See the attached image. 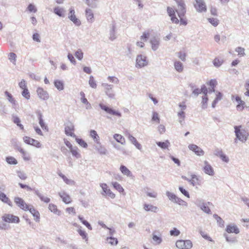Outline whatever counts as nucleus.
Returning a JSON list of instances; mask_svg holds the SVG:
<instances>
[{"label": "nucleus", "mask_w": 249, "mask_h": 249, "mask_svg": "<svg viewBox=\"0 0 249 249\" xmlns=\"http://www.w3.org/2000/svg\"><path fill=\"white\" fill-rule=\"evenodd\" d=\"M177 3L178 9L175 10L171 7H167V12L171 18L172 22L175 24L180 23L182 25L187 24V19L185 16L186 7L183 0H175Z\"/></svg>", "instance_id": "nucleus-1"}, {"label": "nucleus", "mask_w": 249, "mask_h": 249, "mask_svg": "<svg viewBox=\"0 0 249 249\" xmlns=\"http://www.w3.org/2000/svg\"><path fill=\"white\" fill-rule=\"evenodd\" d=\"M242 126H234L235 133L236 137L241 141L245 142L247 140L248 136L247 131L243 129H241Z\"/></svg>", "instance_id": "nucleus-2"}, {"label": "nucleus", "mask_w": 249, "mask_h": 249, "mask_svg": "<svg viewBox=\"0 0 249 249\" xmlns=\"http://www.w3.org/2000/svg\"><path fill=\"white\" fill-rule=\"evenodd\" d=\"M193 6L196 11L199 13L206 12L207 10V5L204 0H195Z\"/></svg>", "instance_id": "nucleus-3"}, {"label": "nucleus", "mask_w": 249, "mask_h": 249, "mask_svg": "<svg viewBox=\"0 0 249 249\" xmlns=\"http://www.w3.org/2000/svg\"><path fill=\"white\" fill-rule=\"evenodd\" d=\"M177 247L179 249H190L193 246L192 242L190 240H179L176 243Z\"/></svg>", "instance_id": "nucleus-4"}, {"label": "nucleus", "mask_w": 249, "mask_h": 249, "mask_svg": "<svg viewBox=\"0 0 249 249\" xmlns=\"http://www.w3.org/2000/svg\"><path fill=\"white\" fill-rule=\"evenodd\" d=\"M232 100L234 99L237 102L236 106V110L238 111H242L246 107V103L242 100L241 98L238 95H232Z\"/></svg>", "instance_id": "nucleus-5"}, {"label": "nucleus", "mask_w": 249, "mask_h": 249, "mask_svg": "<svg viewBox=\"0 0 249 249\" xmlns=\"http://www.w3.org/2000/svg\"><path fill=\"white\" fill-rule=\"evenodd\" d=\"M100 186L104 192L103 193V195L112 199L115 197V194L112 192L106 183H101Z\"/></svg>", "instance_id": "nucleus-6"}, {"label": "nucleus", "mask_w": 249, "mask_h": 249, "mask_svg": "<svg viewBox=\"0 0 249 249\" xmlns=\"http://www.w3.org/2000/svg\"><path fill=\"white\" fill-rule=\"evenodd\" d=\"M3 221L8 223H18L19 222V218L17 216L10 214H5L2 217Z\"/></svg>", "instance_id": "nucleus-7"}, {"label": "nucleus", "mask_w": 249, "mask_h": 249, "mask_svg": "<svg viewBox=\"0 0 249 249\" xmlns=\"http://www.w3.org/2000/svg\"><path fill=\"white\" fill-rule=\"evenodd\" d=\"M74 128L73 124L71 122L67 123L65 125V132L68 136L75 137L76 136L74 133Z\"/></svg>", "instance_id": "nucleus-8"}, {"label": "nucleus", "mask_w": 249, "mask_h": 249, "mask_svg": "<svg viewBox=\"0 0 249 249\" xmlns=\"http://www.w3.org/2000/svg\"><path fill=\"white\" fill-rule=\"evenodd\" d=\"M23 140L26 143L32 145L37 148H40L41 146L39 141L28 136H25L23 138Z\"/></svg>", "instance_id": "nucleus-9"}, {"label": "nucleus", "mask_w": 249, "mask_h": 249, "mask_svg": "<svg viewBox=\"0 0 249 249\" xmlns=\"http://www.w3.org/2000/svg\"><path fill=\"white\" fill-rule=\"evenodd\" d=\"M99 106L102 109L105 110L107 113L110 115H115V116H117L118 117L121 116V113L120 112H119V111H115L104 104H100L99 105Z\"/></svg>", "instance_id": "nucleus-10"}, {"label": "nucleus", "mask_w": 249, "mask_h": 249, "mask_svg": "<svg viewBox=\"0 0 249 249\" xmlns=\"http://www.w3.org/2000/svg\"><path fill=\"white\" fill-rule=\"evenodd\" d=\"M36 92L38 97L42 100H47L49 98L48 92L42 88H38L36 89Z\"/></svg>", "instance_id": "nucleus-11"}, {"label": "nucleus", "mask_w": 249, "mask_h": 249, "mask_svg": "<svg viewBox=\"0 0 249 249\" xmlns=\"http://www.w3.org/2000/svg\"><path fill=\"white\" fill-rule=\"evenodd\" d=\"M69 18L76 25L79 26L81 24L80 20L76 18V17L75 15L74 10L72 8H70V9Z\"/></svg>", "instance_id": "nucleus-12"}, {"label": "nucleus", "mask_w": 249, "mask_h": 249, "mask_svg": "<svg viewBox=\"0 0 249 249\" xmlns=\"http://www.w3.org/2000/svg\"><path fill=\"white\" fill-rule=\"evenodd\" d=\"M18 207L24 211H29L30 213L34 214L36 211L35 208L31 205H28L27 203H17Z\"/></svg>", "instance_id": "nucleus-13"}, {"label": "nucleus", "mask_w": 249, "mask_h": 249, "mask_svg": "<svg viewBox=\"0 0 249 249\" xmlns=\"http://www.w3.org/2000/svg\"><path fill=\"white\" fill-rule=\"evenodd\" d=\"M188 147L191 150L194 152L198 156H203L204 154L203 150L196 144H191Z\"/></svg>", "instance_id": "nucleus-14"}, {"label": "nucleus", "mask_w": 249, "mask_h": 249, "mask_svg": "<svg viewBox=\"0 0 249 249\" xmlns=\"http://www.w3.org/2000/svg\"><path fill=\"white\" fill-rule=\"evenodd\" d=\"M147 64V61L146 57L139 55L137 56L136 59V65L139 67H142Z\"/></svg>", "instance_id": "nucleus-15"}, {"label": "nucleus", "mask_w": 249, "mask_h": 249, "mask_svg": "<svg viewBox=\"0 0 249 249\" xmlns=\"http://www.w3.org/2000/svg\"><path fill=\"white\" fill-rule=\"evenodd\" d=\"M205 166L203 168L204 172L210 176H213L214 175V171L213 167L207 161H204Z\"/></svg>", "instance_id": "nucleus-16"}, {"label": "nucleus", "mask_w": 249, "mask_h": 249, "mask_svg": "<svg viewBox=\"0 0 249 249\" xmlns=\"http://www.w3.org/2000/svg\"><path fill=\"white\" fill-rule=\"evenodd\" d=\"M226 231L228 233H234L238 234L239 233V229L234 224L229 225L227 226Z\"/></svg>", "instance_id": "nucleus-17"}, {"label": "nucleus", "mask_w": 249, "mask_h": 249, "mask_svg": "<svg viewBox=\"0 0 249 249\" xmlns=\"http://www.w3.org/2000/svg\"><path fill=\"white\" fill-rule=\"evenodd\" d=\"M143 208L146 211H150L154 213H156L159 211L158 207L153 205L151 203H145Z\"/></svg>", "instance_id": "nucleus-18"}, {"label": "nucleus", "mask_w": 249, "mask_h": 249, "mask_svg": "<svg viewBox=\"0 0 249 249\" xmlns=\"http://www.w3.org/2000/svg\"><path fill=\"white\" fill-rule=\"evenodd\" d=\"M111 185L113 188L118 191L120 194L124 196L125 195L124 190L120 184L117 182H112L111 183Z\"/></svg>", "instance_id": "nucleus-19"}, {"label": "nucleus", "mask_w": 249, "mask_h": 249, "mask_svg": "<svg viewBox=\"0 0 249 249\" xmlns=\"http://www.w3.org/2000/svg\"><path fill=\"white\" fill-rule=\"evenodd\" d=\"M182 178L189 181L193 186L200 184L198 178L195 175H192V178L190 179H188L186 177H182Z\"/></svg>", "instance_id": "nucleus-20"}, {"label": "nucleus", "mask_w": 249, "mask_h": 249, "mask_svg": "<svg viewBox=\"0 0 249 249\" xmlns=\"http://www.w3.org/2000/svg\"><path fill=\"white\" fill-rule=\"evenodd\" d=\"M53 12L60 17H64L65 14V11L64 8L59 6L55 7L53 9Z\"/></svg>", "instance_id": "nucleus-21"}, {"label": "nucleus", "mask_w": 249, "mask_h": 249, "mask_svg": "<svg viewBox=\"0 0 249 249\" xmlns=\"http://www.w3.org/2000/svg\"><path fill=\"white\" fill-rule=\"evenodd\" d=\"M85 12L87 20L90 22H92L94 21V14L92 11L90 9H87Z\"/></svg>", "instance_id": "nucleus-22"}, {"label": "nucleus", "mask_w": 249, "mask_h": 249, "mask_svg": "<svg viewBox=\"0 0 249 249\" xmlns=\"http://www.w3.org/2000/svg\"><path fill=\"white\" fill-rule=\"evenodd\" d=\"M90 136L92 138L94 142L97 143H100V137L97 132L94 130H91L89 132Z\"/></svg>", "instance_id": "nucleus-23"}, {"label": "nucleus", "mask_w": 249, "mask_h": 249, "mask_svg": "<svg viewBox=\"0 0 249 249\" xmlns=\"http://www.w3.org/2000/svg\"><path fill=\"white\" fill-rule=\"evenodd\" d=\"M18 151L21 154L22 157L24 160L26 161H28L30 160L31 157L28 153H27L25 150L21 148H19L18 149Z\"/></svg>", "instance_id": "nucleus-24"}, {"label": "nucleus", "mask_w": 249, "mask_h": 249, "mask_svg": "<svg viewBox=\"0 0 249 249\" xmlns=\"http://www.w3.org/2000/svg\"><path fill=\"white\" fill-rule=\"evenodd\" d=\"M103 85L105 88L107 94L110 97H113L114 94L110 91L112 89V86L107 84H103Z\"/></svg>", "instance_id": "nucleus-25"}, {"label": "nucleus", "mask_w": 249, "mask_h": 249, "mask_svg": "<svg viewBox=\"0 0 249 249\" xmlns=\"http://www.w3.org/2000/svg\"><path fill=\"white\" fill-rule=\"evenodd\" d=\"M113 138L117 142L121 143L122 144H124L125 142L124 138L120 134H115L114 135Z\"/></svg>", "instance_id": "nucleus-26"}, {"label": "nucleus", "mask_w": 249, "mask_h": 249, "mask_svg": "<svg viewBox=\"0 0 249 249\" xmlns=\"http://www.w3.org/2000/svg\"><path fill=\"white\" fill-rule=\"evenodd\" d=\"M174 67L176 70L178 72H181L183 71V66L180 61H175L174 62Z\"/></svg>", "instance_id": "nucleus-27"}, {"label": "nucleus", "mask_w": 249, "mask_h": 249, "mask_svg": "<svg viewBox=\"0 0 249 249\" xmlns=\"http://www.w3.org/2000/svg\"><path fill=\"white\" fill-rule=\"evenodd\" d=\"M128 139L129 141L135 145V146L139 149L142 148L141 145L138 142L136 139L133 136L129 135L128 136Z\"/></svg>", "instance_id": "nucleus-28"}, {"label": "nucleus", "mask_w": 249, "mask_h": 249, "mask_svg": "<svg viewBox=\"0 0 249 249\" xmlns=\"http://www.w3.org/2000/svg\"><path fill=\"white\" fill-rule=\"evenodd\" d=\"M207 204L208 203H199L198 207L205 213L210 214L211 211Z\"/></svg>", "instance_id": "nucleus-29"}, {"label": "nucleus", "mask_w": 249, "mask_h": 249, "mask_svg": "<svg viewBox=\"0 0 249 249\" xmlns=\"http://www.w3.org/2000/svg\"><path fill=\"white\" fill-rule=\"evenodd\" d=\"M59 195L64 202H71V199L70 196L65 192H61Z\"/></svg>", "instance_id": "nucleus-30"}, {"label": "nucleus", "mask_w": 249, "mask_h": 249, "mask_svg": "<svg viewBox=\"0 0 249 249\" xmlns=\"http://www.w3.org/2000/svg\"><path fill=\"white\" fill-rule=\"evenodd\" d=\"M120 171L124 175H126L128 177L132 176V174L129 170L125 166L121 165L120 167Z\"/></svg>", "instance_id": "nucleus-31"}, {"label": "nucleus", "mask_w": 249, "mask_h": 249, "mask_svg": "<svg viewBox=\"0 0 249 249\" xmlns=\"http://www.w3.org/2000/svg\"><path fill=\"white\" fill-rule=\"evenodd\" d=\"M12 120L21 130H24L23 125L20 123V119L16 116H13Z\"/></svg>", "instance_id": "nucleus-32"}, {"label": "nucleus", "mask_w": 249, "mask_h": 249, "mask_svg": "<svg viewBox=\"0 0 249 249\" xmlns=\"http://www.w3.org/2000/svg\"><path fill=\"white\" fill-rule=\"evenodd\" d=\"M4 93L7 97V99L9 101V102H10L12 104L16 105V101L13 97V96H12V95L7 91H5Z\"/></svg>", "instance_id": "nucleus-33"}, {"label": "nucleus", "mask_w": 249, "mask_h": 249, "mask_svg": "<svg viewBox=\"0 0 249 249\" xmlns=\"http://www.w3.org/2000/svg\"><path fill=\"white\" fill-rule=\"evenodd\" d=\"M70 150L73 157L77 159L80 158L81 157L80 154L79 153L78 149L77 147H73Z\"/></svg>", "instance_id": "nucleus-34"}, {"label": "nucleus", "mask_w": 249, "mask_h": 249, "mask_svg": "<svg viewBox=\"0 0 249 249\" xmlns=\"http://www.w3.org/2000/svg\"><path fill=\"white\" fill-rule=\"evenodd\" d=\"M213 216L216 220L219 227H224L225 223L224 221L216 214H213Z\"/></svg>", "instance_id": "nucleus-35"}, {"label": "nucleus", "mask_w": 249, "mask_h": 249, "mask_svg": "<svg viewBox=\"0 0 249 249\" xmlns=\"http://www.w3.org/2000/svg\"><path fill=\"white\" fill-rule=\"evenodd\" d=\"M207 84L211 87L210 89L211 92H214L215 91L214 88L217 85V81L215 79L211 80Z\"/></svg>", "instance_id": "nucleus-36"}, {"label": "nucleus", "mask_w": 249, "mask_h": 249, "mask_svg": "<svg viewBox=\"0 0 249 249\" xmlns=\"http://www.w3.org/2000/svg\"><path fill=\"white\" fill-rule=\"evenodd\" d=\"M157 144L162 149H167L170 145V142L168 140H166L164 142H157Z\"/></svg>", "instance_id": "nucleus-37"}, {"label": "nucleus", "mask_w": 249, "mask_h": 249, "mask_svg": "<svg viewBox=\"0 0 249 249\" xmlns=\"http://www.w3.org/2000/svg\"><path fill=\"white\" fill-rule=\"evenodd\" d=\"M49 208L52 212H53V213L57 215L60 214V211L57 210L56 206L54 205L53 204H50L49 205Z\"/></svg>", "instance_id": "nucleus-38"}, {"label": "nucleus", "mask_w": 249, "mask_h": 249, "mask_svg": "<svg viewBox=\"0 0 249 249\" xmlns=\"http://www.w3.org/2000/svg\"><path fill=\"white\" fill-rule=\"evenodd\" d=\"M78 218L82 223V224L86 226L88 229L89 230H92V227L90 224L87 221L84 220L82 216L79 215Z\"/></svg>", "instance_id": "nucleus-39"}, {"label": "nucleus", "mask_w": 249, "mask_h": 249, "mask_svg": "<svg viewBox=\"0 0 249 249\" xmlns=\"http://www.w3.org/2000/svg\"><path fill=\"white\" fill-rule=\"evenodd\" d=\"M37 116H38V120H39V124L40 125L41 127L43 129H44V128L46 129V126L45 125V124L44 123V121L43 120L42 116L41 113H40V112H38L37 113Z\"/></svg>", "instance_id": "nucleus-40"}, {"label": "nucleus", "mask_w": 249, "mask_h": 249, "mask_svg": "<svg viewBox=\"0 0 249 249\" xmlns=\"http://www.w3.org/2000/svg\"><path fill=\"white\" fill-rule=\"evenodd\" d=\"M107 241L109 244H111V245H116L118 243L117 239L113 237H107Z\"/></svg>", "instance_id": "nucleus-41"}, {"label": "nucleus", "mask_w": 249, "mask_h": 249, "mask_svg": "<svg viewBox=\"0 0 249 249\" xmlns=\"http://www.w3.org/2000/svg\"><path fill=\"white\" fill-rule=\"evenodd\" d=\"M223 60L219 58L216 57L213 61V64L216 67H220L223 63Z\"/></svg>", "instance_id": "nucleus-42"}, {"label": "nucleus", "mask_w": 249, "mask_h": 249, "mask_svg": "<svg viewBox=\"0 0 249 249\" xmlns=\"http://www.w3.org/2000/svg\"><path fill=\"white\" fill-rule=\"evenodd\" d=\"M152 49L154 50H156L159 46V41L156 38H153L151 40Z\"/></svg>", "instance_id": "nucleus-43"}, {"label": "nucleus", "mask_w": 249, "mask_h": 249, "mask_svg": "<svg viewBox=\"0 0 249 249\" xmlns=\"http://www.w3.org/2000/svg\"><path fill=\"white\" fill-rule=\"evenodd\" d=\"M6 161L10 164H17L18 161L16 159L13 157H8L6 159Z\"/></svg>", "instance_id": "nucleus-44"}, {"label": "nucleus", "mask_w": 249, "mask_h": 249, "mask_svg": "<svg viewBox=\"0 0 249 249\" xmlns=\"http://www.w3.org/2000/svg\"><path fill=\"white\" fill-rule=\"evenodd\" d=\"M75 140L76 142L82 147L84 148L87 147V143L83 139L76 138Z\"/></svg>", "instance_id": "nucleus-45"}, {"label": "nucleus", "mask_w": 249, "mask_h": 249, "mask_svg": "<svg viewBox=\"0 0 249 249\" xmlns=\"http://www.w3.org/2000/svg\"><path fill=\"white\" fill-rule=\"evenodd\" d=\"M222 94L221 93L219 92L216 94V98L212 104V106L213 107H214L217 102L218 101L222 99Z\"/></svg>", "instance_id": "nucleus-46"}, {"label": "nucleus", "mask_w": 249, "mask_h": 249, "mask_svg": "<svg viewBox=\"0 0 249 249\" xmlns=\"http://www.w3.org/2000/svg\"><path fill=\"white\" fill-rule=\"evenodd\" d=\"M89 83L90 86L91 88H94V89H95L96 88L97 84H96L95 80H94V79L92 76H90Z\"/></svg>", "instance_id": "nucleus-47"}, {"label": "nucleus", "mask_w": 249, "mask_h": 249, "mask_svg": "<svg viewBox=\"0 0 249 249\" xmlns=\"http://www.w3.org/2000/svg\"><path fill=\"white\" fill-rule=\"evenodd\" d=\"M54 85L58 90H62L64 88L63 83L59 80L55 81L54 82Z\"/></svg>", "instance_id": "nucleus-48"}, {"label": "nucleus", "mask_w": 249, "mask_h": 249, "mask_svg": "<svg viewBox=\"0 0 249 249\" xmlns=\"http://www.w3.org/2000/svg\"><path fill=\"white\" fill-rule=\"evenodd\" d=\"M9 59L14 64H16L17 55L14 53H11L8 55Z\"/></svg>", "instance_id": "nucleus-49"}, {"label": "nucleus", "mask_w": 249, "mask_h": 249, "mask_svg": "<svg viewBox=\"0 0 249 249\" xmlns=\"http://www.w3.org/2000/svg\"><path fill=\"white\" fill-rule=\"evenodd\" d=\"M22 95L26 99L29 100L30 98V94L28 89H23Z\"/></svg>", "instance_id": "nucleus-50"}, {"label": "nucleus", "mask_w": 249, "mask_h": 249, "mask_svg": "<svg viewBox=\"0 0 249 249\" xmlns=\"http://www.w3.org/2000/svg\"><path fill=\"white\" fill-rule=\"evenodd\" d=\"M152 239L155 242V244H160L162 241V239L160 237L158 236L154 233L153 234Z\"/></svg>", "instance_id": "nucleus-51"}, {"label": "nucleus", "mask_w": 249, "mask_h": 249, "mask_svg": "<svg viewBox=\"0 0 249 249\" xmlns=\"http://www.w3.org/2000/svg\"><path fill=\"white\" fill-rule=\"evenodd\" d=\"M152 120L156 123L159 124L160 123V118L159 117L158 113L156 112H154L153 113Z\"/></svg>", "instance_id": "nucleus-52"}, {"label": "nucleus", "mask_w": 249, "mask_h": 249, "mask_svg": "<svg viewBox=\"0 0 249 249\" xmlns=\"http://www.w3.org/2000/svg\"><path fill=\"white\" fill-rule=\"evenodd\" d=\"M208 20L214 26H217L219 24V20L217 18H209Z\"/></svg>", "instance_id": "nucleus-53"}, {"label": "nucleus", "mask_w": 249, "mask_h": 249, "mask_svg": "<svg viewBox=\"0 0 249 249\" xmlns=\"http://www.w3.org/2000/svg\"><path fill=\"white\" fill-rule=\"evenodd\" d=\"M244 88L246 91L244 95L246 96L249 97V80H247L244 84Z\"/></svg>", "instance_id": "nucleus-54"}, {"label": "nucleus", "mask_w": 249, "mask_h": 249, "mask_svg": "<svg viewBox=\"0 0 249 249\" xmlns=\"http://www.w3.org/2000/svg\"><path fill=\"white\" fill-rule=\"evenodd\" d=\"M78 232L79 234H80V235L82 237L83 239H86V241L88 240L87 234L85 231L79 229L78 230Z\"/></svg>", "instance_id": "nucleus-55"}, {"label": "nucleus", "mask_w": 249, "mask_h": 249, "mask_svg": "<svg viewBox=\"0 0 249 249\" xmlns=\"http://www.w3.org/2000/svg\"><path fill=\"white\" fill-rule=\"evenodd\" d=\"M170 235L172 236H177L179 235L180 231L177 229L174 228L173 230L170 231Z\"/></svg>", "instance_id": "nucleus-56"}, {"label": "nucleus", "mask_w": 249, "mask_h": 249, "mask_svg": "<svg viewBox=\"0 0 249 249\" xmlns=\"http://www.w3.org/2000/svg\"><path fill=\"white\" fill-rule=\"evenodd\" d=\"M236 52L238 53V54L240 56H244L245 55V49L242 47H238L235 50Z\"/></svg>", "instance_id": "nucleus-57"}, {"label": "nucleus", "mask_w": 249, "mask_h": 249, "mask_svg": "<svg viewBox=\"0 0 249 249\" xmlns=\"http://www.w3.org/2000/svg\"><path fill=\"white\" fill-rule=\"evenodd\" d=\"M224 236L226 238V240L227 242L230 243H235L237 241V240L235 237H228L226 234H224Z\"/></svg>", "instance_id": "nucleus-58"}, {"label": "nucleus", "mask_w": 249, "mask_h": 249, "mask_svg": "<svg viewBox=\"0 0 249 249\" xmlns=\"http://www.w3.org/2000/svg\"><path fill=\"white\" fill-rule=\"evenodd\" d=\"M186 54L184 52H179L178 53V57L182 61H184L186 60Z\"/></svg>", "instance_id": "nucleus-59"}, {"label": "nucleus", "mask_w": 249, "mask_h": 249, "mask_svg": "<svg viewBox=\"0 0 249 249\" xmlns=\"http://www.w3.org/2000/svg\"><path fill=\"white\" fill-rule=\"evenodd\" d=\"M0 200L2 201L3 202H7L8 198L4 193L0 192Z\"/></svg>", "instance_id": "nucleus-60"}, {"label": "nucleus", "mask_w": 249, "mask_h": 249, "mask_svg": "<svg viewBox=\"0 0 249 249\" xmlns=\"http://www.w3.org/2000/svg\"><path fill=\"white\" fill-rule=\"evenodd\" d=\"M28 10L30 12H34L36 13L37 11V9L35 6L32 4H30L28 7H27Z\"/></svg>", "instance_id": "nucleus-61"}, {"label": "nucleus", "mask_w": 249, "mask_h": 249, "mask_svg": "<svg viewBox=\"0 0 249 249\" xmlns=\"http://www.w3.org/2000/svg\"><path fill=\"white\" fill-rule=\"evenodd\" d=\"M75 56L79 60H81L83 57V53L81 50H78L75 52Z\"/></svg>", "instance_id": "nucleus-62"}, {"label": "nucleus", "mask_w": 249, "mask_h": 249, "mask_svg": "<svg viewBox=\"0 0 249 249\" xmlns=\"http://www.w3.org/2000/svg\"><path fill=\"white\" fill-rule=\"evenodd\" d=\"M19 87L20 88H21L22 89H27V84L25 82V81L23 79H22L19 83Z\"/></svg>", "instance_id": "nucleus-63"}, {"label": "nucleus", "mask_w": 249, "mask_h": 249, "mask_svg": "<svg viewBox=\"0 0 249 249\" xmlns=\"http://www.w3.org/2000/svg\"><path fill=\"white\" fill-rule=\"evenodd\" d=\"M80 95L81 96V100L82 102L85 104H88L89 102H88L87 99L85 98L84 93L83 92H81Z\"/></svg>", "instance_id": "nucleus-64"}]
</instances>
